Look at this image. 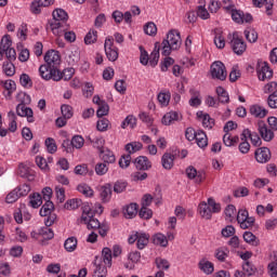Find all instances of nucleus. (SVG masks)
<instances>
[{
	"label": "nucleus",
	"instance_id": "obj_1",
	"mask_svg": "<svg viewBox=\"0 0 277 277\" xmlns=\"http://www.w3.org/2000/svg\"><path fill=\"white\" fill-rule=\"evenodd\" d=\"M53 19L50 21V28L54 36L62 37L68 30V13L64 9H56L52 13Z\"/></svg>",
	"mask_w": 277,
	"mask_h": 277
},
{
	"label": "nucleus",
	"instance_id": "obj_2",
	"mask_svg": "<svg viewBox=\"0 0 277 277\" xmlns=\"http://www.w3.org/2000/svg\"><path fill=\"white\" fill-rule=\"evenodd\" d=\"M181 32H179L176 29L170 30L167 35V39H164L161 43L162 55L168 57L172 51H179V49H181Z\"/></svg>",
	"mask_w": 277,
	"mask_h": 277
},
{
	"label": "nucleus",
	"instance_id": "obj_3",
	"mask_svg": "<svg viewBox=\"0 0 277 277\" xmlns=\"http://www.w3.org/2000/svg\"><path fill=\"white\" fill-rule=\"evenodd\" d=\"M81 209L82 215L80 217V223L85 224L89 230H96V228H101V222L94 217V211L92 210V207H90V203L84 202Z\"/></svg>",
	"mask_w": 277,
	"mask_h": 277
},
{
	"label": "nucleus",
	"instance_id": "obj_4",
	"mask_svg": "<svg viewBox=\"0 0 277 277\" xmlns=\"http://www.w3.org/2000/svg\"><path fill=\"white\" fill-rule=\"evenodd\" d=\"M222 207L213 198L208 199V203L202 201L198 206V212L205 220H211L212 213H220Z\"/></svg>",
	"mask_w": 277,
	"mask_h": 277
},
{
	"label": "nucleus",
	"instance_id": "obj_5",
	"mask_svg": "<svg viewBox=\"0 0 277 277\" xmlns=\"http://www.w3.org/2000/svg\"><path fill=\"white\" fill-rule=\"evenodd\" d=\"M39 75L44 81H62V75L60 74V69L57 67H53L51 65H41L39 67Z\"/></svg>",
	"mask_w": 277,
	"mask_h": 277
},
{
	"label": "nucleus",
	"instance_id": "obj_6",
	"mask_svg": "<svg viewBox=\"0 0 277 277\" xmlns=\"http://www.w3.org/2000/svg\"><path fill=\"white\" fill-rule=\"evenodd\" d=\"M150 240V235L142 232H134L129 238L128 243L133 245L136 241V248L138 250H144L146 246H148V241Z\"/></svg>",
	"mask_w": 277,
	"mask_h": 277
},
{
	"label": "nucleus",
	"instance_id": "obj_7",
	"mask_svg": "<svg viewBox=\"0 0 277 277\" xmlns=\"http://www.w3.org/2000/svg\"><path fill=\"white\" fill-rule=\"evenodd\" d=\"M232 16V19L234 23H237L238 25H241L243 23H251L252 21V15L249 13H243L241 10L235 9V5H229L226 8Z\"/></svg>",
	"mask_w": 277,
	"mask_h": 277
},
{
	"label": "nucleus",
	"instance_id": "obj_8",
	"mask_svg": "<svg viewBox=\"0 0 277 277\" xmlns=\"http://www.w3.org/2000/svg\"><path fill=\"white\" fill-rule=\"evenodd\" d=\"M104 49L106 57L109 60V62H116L118 60V48L114 45V37L108 36L105 39Z\"/></svg>",
	"mask_w": 277,
	"mask_h": 277
},
{
	"label": "nucleus",
	"instance_id": "obj_9",
	"mask_svg": "<svg viewBox=\"0 0 277 277\" xmlns=\"http://www.w3.org/2000/svg\"><path fill=\"white\" fill-rule=\"evenodd\" d=\"M230 47L236 55H243V53H246V50L248 49L246 41H243L242 38H239V35L237 32L233 34Z\"/></svg>",
	"mask_w": 277,
	"mask_h": 277
},
{
	"label": "nucleus",
	"instance_id": "obj_10",
	"mask_svg": "<svg viewBox=\"0 0 277 277\" xmlns=\"http://www.w3.org/2000/svg\"><path fill=\"white\" fill-rule=\"evenodd\" d=\"M210 72L212 75V79H219L220 81H225L226 79V66L224 63L217 61L211 65Z\"/></svg>",
	"mask_w": 277,
	"mask_h": 277
},
{
	"label": "nucleus",
	"instance_id": "obj_11",
	"mask_svg": "<svg viewBox=\"0 0 277 277\" xmlns=\"http://www.w3.org/2000/svg\"><path fill=\"white\" fill-rule=\"evenodd\" d=\"M256 72L260 81H267L274 77V71L269 68L267 63H259Z\"/></svg>",
	"mask_w": 277,
	"mask_h": 277
},
{
	"label": "nucleus",
	"instance_id": "obj_12",
	"mask_svg": "<svg viewBox=\"0 0 277 277\" xmlns=\"http://www.w3.org/2000/svg\"><path fill=\"white\" fill-rule=\"evenodd\" d=\"M186 175L188 179H190V181H195L197 185H200V183H202L207 179V174L205 173V171H198L194 167H188L186 169Z\"/></svg>",
	"mask_w": 277,
	"mask_h": 277
},
{
	"label": "nucleus",
	"instance_id": "obj_13",
	"mask_svg": "<svg viewBox=\"0 0 277 277\" xmlns=\"http://www.w3.org/2000/svg\"><path fill=\"white\" fill-rule=\"evenodd\" d=\"M54 222L55 217L48 216L44 221L45 227L40 229L39 235H41V237H43L44 239H53V237H55V234L53 233L51 226H53Z\"/></svg>",
	"mask_w": 277,
	"mask_h": 277
},
{
	"label": "nucleus",
	"instance_id": "obj_14",
	"mask_svg": "<svg viewBox=\"0 0 277 277\" xmlns=\"http://www.w3.org/2000/svg\"><path fill=\"white\" fill-rule=\"evenodd\" d=\"M258 131L264 140V142H272L274 140V131L267 128V124L264 123V121H259L258 122Z\"/></svg>",
	"mask_w": 277,
	"mask_h": 277
},
{
	"label": "nucleus",
	"instance_id": "obj_15",
	"mask_svg": "<svg viewBox=\"0 0 277 277\" xmlns=\"http://www.w3.org/2000/svg\"><path fill=\"white\" fill-rule=\"evenodd\" d=\"M255 159L258 163H267L272 159V151L267 147L258 148L255 150Z\"/></svg>",
	"mask_w": 277,
	"mask_h": 277
},
{
	"label": "nucleus",
	"instance_id": "obj_16",
	"mask_svg": "<svg viewBox=\"0 0 277 277\" xmlns=\"http://www.w3.org/2000/svg\"><path fill=\"white\" fill-rule=\"evenodd\" d=\"M17 116L22 118H27L28 122H35L34 120V110L29 107H26L25 104H18L16 107Z\"/></svg>",
	"mask_w": 277,
	"mask_h": 277
},
{
	"label": "nucleus",
	"instance_id": "obj_17",
	"mask_svg": "<svg viewBox=\"0 0 277 277\" xmlns=\"http://www.w3.org/2000/svg\"><path fill=\"white\" fill-rule=\"evenodd\" d=\"M44 62L48 66L55 68L60 64V52L55 50H50L44 55Z\"/></svg>",
	"mask_w": 277,
	"mask_h": 277
},
{
	"label": "nucleus",
	"instance_id": "obj_18",
	"mask_svg": "<svg viewBox=\"0 0 277 277\" xmlns=\"http://www.w3.org/2000/svg\"><path fill=\"white\" fill-rule=\"evenodd\" d=\"M93 267L92 277H107V267L109 266L98 262V258L95 259Z\"/></svg>",
	"mask_w": 277,
	"mask_h": 277
},
{
	"label": "nucleus",
	"instance_id": "obj_19",
	"mask_svg": "<svg viewBox=\"0 0 277 277\" xmlns=\"http://www.w3.org/2000/svg\"><path fill=\"white\" fill-rule=\"evenodd\" d=\"M52 0H35L30 4V12L32 14H40L42 12V8H49L51 5Z\"/></svg>",
	"mask_w": 277,
	"mask_h": 277
},
{
	"label": "nucleus",
	"instance_id": "obj_20",
	"mask_svg": "<svg viewBox=\"0 0 277 277\" xmlns=\"http://www.w3.org/2000/svg\"><path fill=\"white\" fill-rule=\"evenodd\" d=\"M134 166L136 170H150V168H153L150 160H148V157L146 156H138L134 160Z\"/></svg>",
	"mask_w": 277,
	"mask_h": 277
},
{
	"label": "nucleus",
	"instance_id": "obj_21",
	"mask_svg": "<svg viewBox=\"0 0 277 277\" xmlns=\"http://www.w3.org/2000/svg\"><path fill=\"white\" fill-rule=\"evenodd\" d=\"M176 159V156L174 154L166 153L161 157V163L162 168L164 170H172L174 168V160Z\"/></svg>",
	"mask_w": 277,
	"mask_h": 277
},
{
	"label": "nucleus",
	"instance_id": "obj_22",
	"mask_svg": "<svg viewBox=\"0 0 277 277\" xmlns=\"http://www.w3.org/2000/svg\"><path fill=\"white\" fill-rule=\"evenodd\" d=\"M190 100L188 101V105L190 107H200L202 105V98L200 97V91L196 89L189 90Z\"/></svg>",
	"mask_w": 277,
	"mask_h": 277
},
{
	"label": "nucleus",
	"instance_id": "obj_23",
	"mask_svg": "<svg viewBox=\"0 0 277 277\" xmlns=\"http://www.w3.org/2000/svg\"><path fill=\"white\" fill-rule=\"evenodd\" d=\"M253 3L256 8H264L267 16H272V10L274 8L273 0H253Z\"/></svg>",
	"mask_w": 277,
	"mask_h": 277
},
{
	"label": "nucleus",
	"instance_id": "obj_24",
	"mask_svg": "<svg viewBox=\"0 0 277 277\" xmlns=\"http://www.w3.org/2000/svg\"><path fill=\"white\" fill-rule=\"evenodd\" d=\"M250 114L254 118H265L267 116L268 111L265 109V107L254 104L250 107Z\"/></svg>",
	"mask_w": 277,
	"mask_h": 277
},
{
	"label": "nucleus",
	"instance_id": "obj_25",
	"mask_svg": "<svg viewBox=\"0 0 277 277\" xmlns=\"http://www.w3.org/2000/svg\"><path fill=\"white\" fill-rule=\"evenodd\" d=\"M18 176L22 179H27L28 181H34V170H31L26 164L21 163L18 167Z\"/></svg>",
	"mask_w": 277,
	"mask_h": 277
},
{
	"label": "nucleus",
	"instance_id": "obj_26",
	"mask_svg": "<svg viewBox=\"0 0 277 277\" xmlns=\"http://www.w3.org/2000/svg\"><path fill=\"white\" fill-rule=\"evenodd\" d=\"M111 249L105 247L102 250V259H98V263H103V265H106V267H111Z\"/></svg>",
	"mask_w": 277,
	"mask_h": 277
},
{
	"label": "nucleus",
	"instance_id": "obj_27",
	"mask_svg": "<svg viewBox=\"0 0 277 277\" xmlns=\"http://www.w3.org/2000/svg\"><path fill=\"white\" fill-rule=\"evenodd\" d=\"M198 267L201 272H203V274H207L208 276L214 272L215 266L213 265L212 262L202 259L199 263H198Z\"/></svg>",
	"mask_w": 277,
	"mask_h": 277
},
{
	"label": "nucleus",
	"instance_id": "obj_28",
	"mask_svg": "<svg viewBox=\"0 0 277 277\" xmlns=\"http://www.w3.org/2000/svg\"><path fill=\"white\" fill-rule=\"evenodd\" d=\"M195 140L199 148H207V146H209V140L207 138V133H205V131L202 130H197Z\"/></svg>",
	"mask_w": 277,
	"mask_h": 277
},
{
	"label": "nucleus",
	"instance_id": "obj_29",
	"mask_svg": "<svg viewBox=\"0 0 277 277\" xmlns=\"http://www.w3.org/2000/svg\"><path fill=\"white\" fill-rule=\"evenodd\" d=\"M100 196L103 202H109V200H111V185L105 184L101 186Z\"/></svg>",
	"mask_w": 277,
	"mask_h": 277
},
{
	"label": "nucleus",
	"instance_id": "obj_30",
	"mask_svg": "<svg viewBox=\"0 0 277 277\" xmlns=\"http://www.w3.org/2000/svg\"><path fill=\"white\" fill-rule=\"evenodd\" d=\"M177 120H179V113L169 111L162 117V124H166V127H170V124H173V122H176Z\"/></svg>",
	"mask_w": 277,
	"mask_h": 277
},
{
	"label": "nucleus",
	"instance_id": "obj_31",
	"mask_svg": "<svg viewBox=\"0 0 277 277\" xmlns=\"http://www.w3.org/2000/svg\"><path fill=\"white\" fill-rule=\"evenodd\" d=\"M53 209H55V206L53 205V201L48 200L41 207L39 213H40L41 217H49V215H51V213H53Z\"/></svg>",
	"mask_w": 277,
	"mask_h": 277
},
{
	"label": "nucleus",
	"instance_id": "obj_32",
	"mask_svg": "<svg viewBox=\"0 0 277 277\" xmlns=\"http://www.w3.org/2000/svg\"><path fill=\"white\" fill-rule=\"evenodd\" d=\"M223 144L226 146H237L239 144V136H233L230 132H225L223 136Z\"/></svg>",
	"mask_w": 277,
	"mask_h": 277
},
{
	"label": "nucleus",
	"instance_id": "obj_33",
	"mask_svg": "<svg viewBox=\"0 0 277 277\" xmlns=\"http://www.w3.org/2000/svg\"><path fill=\"white\" fill-rule=\"evenodd\" d=\"M214 44L217 49H224L226 47V39L220 29L214 30Z\"/></svg>",
	"mask_w": 277,
	"mask_h": 277
},
{
	"label": "nucleus",
	"instance_id": "obj_34",
	"mask_svg": "<svg viewBox=\"0 0 277 277\" xmlns=\"http://www.w3.org/2000/svg\"><path fill=\"white\" fill-rule=\"evenodd\" d=\"M123 215L128 220H133V217L137 215V203H130L129 206H127L123 211Z\"/></svg>",
	"mask_w": 277,
	"mask_h": 277
},
{
	"label": "nucleus",
	"instance_id": "obj_35",
	"mask_svg": "<svg viewBox=\"0 0 277 277\" xmlns=\"http://www.w3.org/2000/svg\"><path fill=\"white\" fill-rule=\"evenodd\" d=\"M228 254H230V251L228 250V248L221 247L215 250L214 256L215 259H217V261H220L221 263H224V261L228 259Z\"/></svg>",
	"mask_w": 277,
	"mask_h": 277
},
{
	"label": "nucleus",
	"instance_id": "obj_36",
	"mask_svg": "<svg viewBox=\"0 0 277 277\" xmlns=\"http://www.w3.org/2000/svg\"><path fill=\"white\" fill-rule=\"evenodd\" d=\"M104 163H116V155L109 149H103L100 151Z\"/></svg>",
	"mask_w": 277,
	"mask_h": 277
},
{
	"label": "nucleus",
	"instance_id": "obj_37",
	"mask_svg": "<svg viewBox=\"0 0 277 277\" xmlns=\"http://www.w3.org/2000/svg\"><path fill=\"white\" fill-rule=\"evenodd\" d=\"M242 272L243 273L237 271L236 276H252V274H254V266L250 262H246L245 264H242Z\"/></svg>",
	"mask_w": 277,
	"mask_h": 277
},
{
	"label": "nucleus",
	"instance_id": "obj_38",
	"mask_svg": "<svg viewBox=\"0 0 277 277\" xmlns=\"http://www.w3.org/2000/svg\"><path fill=\"white\" fill-rule=\"evenodd\" d=\"M81 205L82 207L85 205L83 203V201H81V199H78V198L69 199L65 203V209H67L68 211H75V209H79Z\"/></svg>",
	"mask_w": 277,
	"mask_h": 277
},
{
	"label": "nucleus",
	"instance_id": "obj_39",
	"mask_svg": "<svg viewBox=\"0 0 277 277\" xmlns=\"http://www.w3.org/2000/svg\"><path fill=\"white\" fill-rule=\"evenodd\" d=\"M77 238L76 237H69L64 242V248L66 252H75L77 250Z\"/></svg>",
	"mask_w": 277,
	"mask_h": 277
},
{
	"label": "nucleus",
	"instance_id": "obj_40",
	"mask_svg": "<svg viewBox=\"0 0 277 277\" xmlns=\"http://www.w3.org/2000/svg\"><path fill=\"white\" fill-rule=\"evenodd\" d=\"M2 70L4 75H6V77H14V75L16 74V67L10 61L3 63Z\"/></svg>",
	"mask_w": 277,
	"mask_h": 277
},
{
	"label": "nucleus",
	"instance_id": "obj_41",
	"mask_svg": "<svg viewBox=\"0 0 277 277\" xmlns=\"http://www.w3.org/2000/svg\"><path fill=\"white\" fill-rule=\"evenodd\" d=\"M29 205L32 207V209H38V207L42 206V196L38 193H34L29 196Z\"/></svg>",
	"mask_w": 277,
	"mask_h": 277
},
{
	"label": "nucleus",
	"instance_id": "obj_42",
	"mask_svg": "<svg viewBox=\"0 0 277 277\" xmlns=\"http://www.w3.org/2000/svg\"><path fill=\"white\" fill-rule=\"evenodd\" d=\"M142 148H144V145L141 142H132L126 145V150L129 155H133L134 153H137V150H142Z\"/></svg>",
	"mask_w": 277,
	"mask_h": 277
},
{
	"label": "nucleus",
	"instance_id": "obj_43",
	"mask_svg": "<svg viewBox=\"0 0 277 277\" xmlns=\"http://www.w3.org/2000/svg\"><path fill=\"white\" fill-rule=\"evenodd\" d=\"M170 98H172L170 92H160L158 94V102L161 107H168V105H170Z\"/></svg>",
	"mask_w": 277,
	"mask_h": 277
},
{
	"label": "nucleus",
	"instance_id": "obj_44",
	"mask_svg": "<svg viewBox=\"0 0 277 277\" xmlns=\"http://www.w3.org/2000/svg\"><path fill=\"white\" fill-rule=\"evenodd\" d=\"M77 190L80 194H83V196H85L87 198L94 196V190L88 184H79L77 186Z\"/></svg>",
	"mask_w": 277,
	"mask_h": 277
},
{
	"label": "nucleus",
	"instance_id": "obj_45",
	"mask_svg": "<svg viewBox=\"0 0 277 277\" xmlns=\"http://www.w3.org/2000/svg\"><path fill=\"white\" fill-rule=\"evenodd\" d=\"M137 126V119L133 115H129L121 123V129H127L130 127L131 129H135Z\"/></svg>",
	"mask_w": 277,
	"mask_h": 277
},
{
	"label": "nucleus",
	"instance_id": "obj_46",
	"mask_svg": "<svg viewBox=\"0 0 277 277\" xmlns=\"http://www.w3.org/2000/svg\"><path fill=\"white\" fill-rule=\"evenodd\" d=\"M216 94L219 96V103H229L230 97L228 96V92L224 90L222 87L216 88Z\"/></svg>",
	"mask_w": 277,
	"mask_h": 277
},
{
	"label": "nucleus",
	"instance_id": "obj_47",
	"mask_svg": "<svg viewBox=\"0 0 277 277\" xmlns=\"http://www.w3.org/2000/svg\"><path fill=\"white\" fill-rule=\"evenodd\" d=\"M45 148L50 155H54V153H57V144L55 143V138L48 137L44 142Z\"/></svg>",
	"mask_w": 277,
	"mask_h": 277
},
{
	"label": "nucleus",
	"instance_id": "obj_48",
	"mask_svg": "<svg viewBox=\"0 0 277 277\" xmlns=\"http://www.w3.org/2000/svg\"><path fill=\"white\" fill-rule=\"evenodd\" d=\"M243 240L246 241V243H250V246H259V243H260L256 236L254 234H252L251 232H245Z\"/></svg>",
	"mask_w": 277,
	"mask_h": 277
},
{
	"label": "nucleus",
	"instance_id": "obj_49",
	"mask_svg": "<svg viewBox=\"0 0 277 277\" xmlns=\"http://www.w3.org/2000/svg\"><path fill=\"white\" fill-rule=\"evenodd\" d=\"M109 172V167H107L106 162H98L95 164V173L97 176H105Z\"/></svg>",
	"mask_w": 277,
	"mask_h": 277
},
{
	"label": "nucleus",
	"instance_id": "obj_50",
	"mask_svg": "<svg viewBox=\"0 0 277 277\" xmlns=\"http://www.w3.org/2000/svg\"><path fill=\"white\" fill-rule=\"evenodd\" d=\"M98 38V31L96 30H90L85 37H84V43L85 44H94Z\"/></svg>",
	"mask_w": 277,
	"mask_h": 277
},
{
	"label": "nucleus",
	"instance_id": "obj_51",
	"mask_svg": "<svg viewBox=\"0 0 277 277\" xmlns=\"http://www.w3.org/2000/svg\"><path fill=\"white\" fill-rule=\"evenodd\" d=\"M83 144H85V140L81 135H75L71 138V147L72 148H77V149L83 148Z\"/></svg>",
	"mask_w": 277,
	"mask_h": 277
},
{
	"label": "nucleus",
	"instance_id": "obj_52",
	"mask_svg": "<svg viewBox=\"0 0 277 277\" xmlns=\"http://www.w3.org/2000/svg\"><path fill=\"white\" fill-rule=\"evenodd\" d=\"M10 123H9V131H11V133L16 132L17 126H16V114H14V111H9L8 114Z\"/></svg>",
	"mask_w": 277,
	"mask_h": 277
},
{
	"label": "nucleus",
	"instance_id": "obj_53",
	"mask_svg": "<svg viewBox=\"0 0 277 277\" xmlns=\"http://www.w3.org/2000/svg\"><path fill=\"white\" fill-rule=\"evenodd\" d=\"M154 242L157 246H161L162 248H168V237H166L163 234H157L154 237Z\"/></svg>",
	"mask_w": 277,
	"mask_h": 277
},
{
	"label": "nucleus",
	"instance_id": "obj_54",
	"mask_svg": "<svg viewBox=\"0 0 277 277\" xmlns=\"http://www.w3.org/2000/svg\"><path fill=\"white\" fill-rule=\"evenodd\" d=\"M155 263L157 268L160 269L161 272H163V269H170V262L166 259L157 258Z\"/></svg>",
	"mask_w": 277,
	"mask_h": 277
},
{
	"label": "nucleus",
	"instance_id": "obj_55",
	"mask_svg": "<svg viewBox=\"0 0 277 277\" xmlns=\"http://www.w3.org/2000/svg\"><path fill=\"white\" fill-rule=\"evenodd\" d=\"M144 31L147 36H157V25H155L153 22H148L144 26Z\"/></svg>",
	"mask_w": 277,
	"mask_h": 277
},
{
	"label": "nucleus",
	"instance_id": "obj_56",
	"mask_svg": "<svg viewBox=\"0 0 277 277\" xmlns=\"http://www.w3.org/2000/svg\"><path fill=\"white\" fill-rule=\"evenodd\" d=\"M19 83L23 85V88H31L34 85V82L31 81V77L27 74H22L19 77Z\"/></svg>",
	"mask_w": 277,
	"mask_h": 277
},
{
	"label": "nucleus",
	"instance_id": "obj_57",
	"mask_svg": "<svg viewBox=\"0 0 277 277\" xmlns=\"http://www.w3.org/2000/svg\"><path fill=\"white\" fill-rule=\"evenodd\" d=\"M61 75V79H64V81H70V79H72L74 75H75V68L69 67L66 68L62 71H60Z\"/></svg>",
	"mask_w": 277,
	"mask_h": 277
},
{
	"label": "nucleus",
	"instance_id": "obj_58",
	"mask_svg": "<svg viewBox=\"0 0 277 277\" xmlns=\"http://www.w3.org/2000/svg\"><path fill=\"white\" fill-rule=\"evenodd\" d=\"M202 127H205V129L211 130L213 127H215V120H213V118H211L209 115H203Z\"/></svg>",
	"mask_w": 277,
	"mask_h": 277
},
{
	"label": "nucleus",
	"instance_id": "obj_59",
	"mask_svg": "<svg viewBox=\"0 0 277 277\" xmlns=\"http://www.w3.org/2000/svg\"><path fill=\"white\" fill-rule=\"evenodd\" d=\"M0 49L2 51H8V49H12V39H10V36L5 35L2 37L0 42Z\"/></svg>",
	"mask_w": 277,
	"mask_h": 277
},
{
	"label": "nucleus",
	"instance_id": "obj_60",
	"mask_svg": "<svg viewBox=\"0 0 277 277\" xmlns=\"http://www.w3.org/2000/svg\"><path fill=\"white\" fill-rule=\"evenodd\" d=\"M61 111L64 118H67L68 120L72 118V106L64 104L61 106Z\"/></svg>",
	"mask_w": 277,
	"mask_h": 277
},
{
	"label": "nucleus",
	"instance_id": "obj_61",
	"mask_svg": "<svg viewBox=\"0 0 277 277\" xmlns=\"http://www.w3.org/2000/svg\"><path fill=\"white\" fill-rule=\"evenodd\" d=\"M19 198H21V196L18 195V190H16V188H15L6 195L5 200H6L8 205H12L13 202H16V200H18Z\"/></svg>",
	"mask_w": 277,
	"mask_h": 277
},
{
	"label": "nucleus",
	"instance_id": "obj_62",
	"mask_svg": "<svg viewBox=\"0 0 277 277\" xmlns=\"http://www.w3.org/2000/svg\"><path fill=\"white\" fill-rule=\"evenodd\" d=\"M138 216L142 220H150V217H153V210L149 208H141Z\"/></svg>",
	"mask_w": 277,
	"mask_h": 277
},
{
	"label": "nucleus",
	"instance_id": "obj_63",
	"mask_svg": "<svg viewBox=\"0 0 277 277\" xmlns=\"http://www.w3.org/2000/svg\"><path fill=\"white\" fill-rule=\"evenodd\" d=\"M159 64V50H154L149 56V65L155 68Z\"/></svg>",
	"mask_w": 277,
	"mask_h": 277
},
{
	"label": "nucleus",
	"instance_id": "obj_64",
	"mask_svg": "<svg viewBox=\"0 0 277 277\" xmlns=\"http://www.w3.org/2000/svg\"><path fill=\"white\" fill-rule=\"evenodd\" d=\"M267 103L268 107H271L272 109H277V91L268 96Z\"/></svg>",
	"mask_w": 277,
	"mask_h": 277
}]
</instances>
